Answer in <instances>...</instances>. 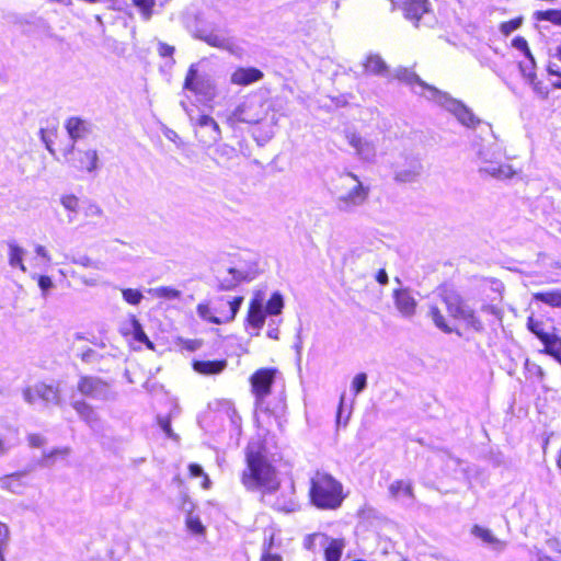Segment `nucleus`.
Returning <instances> with one entry per match:
<instances>
[{"mask_svg":"<svg viewBox=\"0 0 561 561\" xmlns=\"http://www.w3.org/2000/svg\"><path fill=\"white\" fill-rule=\"evenodd\" d=\"M241 481L247 490H261L264 494L273 493L279 486L272 465L262 454L251 449L247 451V468L242 472Z\"/></svg>","mask_w":561,"mask_h":561,"instance_id":"1","label":"nucleus"},{"mask_svg":"<svg viewBox=\"0 0 561 561\" xmlns=\"http://www.w3.org/2000/svg\"><path fill=\"white\" fill-rule=\"evenodd\" d=\"M478 172L482 178H492L497 181L512 179L517 171L502 159L505 157V150L494 138L492 141H483L476 151Z\"/></svg>","mask_w":561,"mask_h":561,"instance_id":"2","label":"nucleus"},{"mask_svg":"<svg viewBox=\"0 0 561 561\" xmlns=\"http://www.w3.org/2000/svg\"><path fill=\"white\" fill-rule=\"evenodd\" d=\"M335 193V208L343 214H353L366 203L369 188L355 174L345 173L339 176Z\"/></svg>","mask_w":561,"mask_h":561,"instance_id":"3","label":"nucleus"},{"mask_svg":"<svg viewBox=\"0 0 561 561\" xmlns=\"http://www.w3.org/2000/svg\"><path fill=\"white\" fill-rule=\"evenodd\" d=\"M311 502L322 510H335L343 502L342 484L332 476L317 472L311 478Z\"/></svg>","mask_w":561,"mask_h":561,"instance_id":"4","label":"nucleus"},{"mask_svg":"<svg viewBox=\"0 0 561 561\" xmlns=\"http://www.w3.org/2000/svg\"><path fill=\"white\" fill-rule=\"evenodd\" d=\"M442 299L446 306L448 313L455 318L466 322L468 327L477 332L483 330L481 320L476 316L474 310L454 290L445 289Z\"/></svg>","mask_w":561,"mask_h":561,"instance_id":"5","label":"nucleus"},{"mask_svg":"<svg viewBox=\"0 0 561 561\" xmlns=\"http://www.w3.org/2000/svg\"><path fill=\"white\" fill-rule=\"evenodd\" d=\"M77 389L83 397L94 401H110L116 398L112 383L98 376H80Z\"/></svg>","mask_w":561,"mask_h":561,"instance_id":"6","label":"nucleus"},{"mask_svg":"<svg viewBox=\"0 0 561 561\" xmlns=\"http://www.w3.org/2000/svg\"><path fill=\"white\" fill-rule=\"evenodd\" d=\"M426 99L434 101L435 103L445 107L448 112L453 113L462 125L467 127H474L479 123V119L468 107H466L461 102L450 98L447 93L439 91L438 89H430Z\"/></svg>","mask_w":561,"mask_h":561,"instance_id":"7","label":"nucleus"},{"mask_svg":"<svg viewBox=\"0 0 561 561\" xmlns=\"http://www.w3.org/2000/svg\"><path fill=\"white\" fill-rule=\"evenodd\" d=\"M184 89L192 91L204 101H211L216 96L214 80L207 75H198L196 65H191L185 77Z\"/></svg>","mask_w":561,"mask_h":561,"instance_id":"8","label":"nucleus"},{"mask_svg":"<svg viewBox=\"0 0 561 561\" xmlns=\"http://www.w3.org/2000/svg\"><path fill=\"white\" fill-rule=\"evenodd\" d=\"M261 107L256 100L247 99L226 116V122L230 126L239 123L256 124L262 118Z\"/></svg>","mask_w":561,"mask_h":561,"instance_id":"9","label":"nucleus"},{"mask_svg":"<svg viewBox=\"0 0 561 561\" xmlns=\"http://www.w3.org/2000/svg\"><path fill=\"white\" fill-rule=\"evenodd\" d=\"M195 126V136L198 141L206 147H210L221 139V130L217 122L209 115H199L195 121L191 117Z\"/></svg>","mask_w":561,"mask_h":561,"instance_id":"10","label":"nucleus"},{"mask_svg":"<svg viewBox=\"0 0 561 561\" xmlns=\"http://www.w3.org/2000/svg\"><path fill=\"white\" fill-rule=\"evenodd\" d=\"M194 36L211 47L229 51L232 55H240L242 51L241 47L232 38L217 30L201 27L195 31Z\"/></svg>","mask_w":561,"mask_h":561,"instance_id":"11","label":"nucleus"},{"mask_svg":"<svg viewBox=\"0 0 561 561\" xmlns=\"http://www.w3.org/2000/svg\"><path fill=\"white\" fill-rule=\"evenodd\" d=\"M242 297H219L213 301V310L216 313L211 318V323L222 324L232 321L238 313Z\"/></svg>","mask_w":561,"mask_h":561,"instance_id":"12","label":"nucleus"},{"mask_svg":"<svg viewBox=\"0 0 561 561\" xmlns=\"http://www.w3.org/2000/svg\"><path fill=\"white\" fill-rule=\"evenodd\" d=\"M274 377L275 370L270 368H261L251 376L252 392L255 396L257 407H260L264 398L271 393Z\"/></svg>","mask_w":561,"mask_h":561,"instance_id":"13","label":"nucleus"},{"mask_svg":"<svg viewBox=\"0 0 561 561\" xmlns=\"http://www.w3.org/2000/svg\"><path fill=\"white\" fill-rule=\"evenodd\" d=\"M347 142L354 148L356 156L364 161L373 162L376 158L377 147L376 144L357 133L346 134Z\"/></svg>","mask_w":561,"mask_h":561,"instance_id":"14","label":"nucleus"},{"mask_svg":"<svg viewBox=\"0 0 561 561\" xmlns=\"http://www.w3.org/2000/svg\"><path fill=\"white\" fill-rule=\"evenodd\" d=\"M393 9L403 11L405 19L419 22L421 18L428 12V0H390Z\"/></svg>","mask_w":561,"mask_h":561,"instance_id":"15","label":"nucleus"},{"mask_svg":"<svg viewBox=\"0 0 561 561\" xmlns=\"http://www.w3.org/2000/svg\"><path fill=\"white\" fill-rule=\"evenodd\" d=\"M65 127L72 140V145L66 150V153H71L75 150V142L87 138L92 131V125L79 117H70L67 119Z\"/></svg>","mask_w":561,"mask_h":561,"instance_id":"16","label":"nucleus"},{"mask_svg":"<svg viewBox=\"0 0 561 561\" xmlns=\"http://www.w3.org/2000/svg\"><path fill=\"white\" fill-rule=\"evenodd\" d=\"M393 77L400 81L405 82L413 87V91L426 98L430 89H436L435 87L425 83L415 72L408 68H398L393 72Z\"/></svg>","mask_w":561,"mask_h":561,"instance_id":"17","label":"nucleus"},{"mask_svg":"<svg viewBox=\"0 0 561 561\" xmlns=\"http://www.w3.org/2000/svg\"><path fill=\"white\" fill-rule=\"evenodd\" d=\"M71 407L92 430L100 427V416L90 403L84 400H76L71 403Z\"/></svg>","mask_w":561,"mask_h":561,"instance_id":"18","label":"nucleus"},{"mask_svg":"<svg viewBox=\"0 0 561 561\" xmlns=\"http://www.w3.org/2000/svg\"><path fill=\"white\" fill-rule=\"evenodd\" d=\"M263 72L260 69L249 67V68H237L231 77L230 81L233 84L238 85H249L253 82L260 81L263 78Z\"/></svg>","mask_w":561,"mask_h":561,"instance_id":"19","label":"nucleus"},{"mask_svg":"<svg viewBox=\"0 0 561 561\" xmlns=\"http://www.w3.org/2000/svg\"><path fill=\"white\" fill-rule=\"evenodd\" d=\"M423 165L422 163L414 159L412 160L408 167L398 168L394 172V180L401 183H411L419 179L422 174Z\"/></svg>","mask_w":561,"mask_h":561,"instance_id":"20","label":"nucleus"},{"mask_svg":"<svg viewBox=\"0 0 561 561\" xmlns=\"http://www.w3.org/2000/svg\"><path fill=\"white\" fill-rule=\"evenodd\" d=\"M394 301L397 309L404 316L411 317L415 312L416 301L408 289L394 291Z\"/></svg>","mask_w":561,"mask_h":561,"instance_id":"21","label":"nucleus"},{"mask_svg":"<svg viewBox=\"0 0 561 561\" xmlns=\"http://www.w3.org/2000/svg\"><path fill=\"white\" fill-rule=\"evenodd\" d=\"M363 66L367 73L382 77L389 76V68L386 61L377 54L368 55Z\"/></svg>","mask_w":561,"mask_h":561,"instance_id":"22","label":"nucleus"},{"mask_svg":"<svg viewBox=\"0 0 561 561\" xmlns=\"http://www.w3.org/2000/svg\"><path fill=\"white\" fill-rule=\"evenodd\" d=\"M35 393L46 403L61 405L62 401L58 387L46 383H37L35 385Z\"/></svg>","mask_w":561,"mask_h":561,"instance_id":"23","label":"nucleus"},{"mask_svg":"<svg viewBox=\"0 0 561 561\" xmlns=\"http://www.w3.org/2000/svg\"><path fill=\"white\" fill-rule=\"evenodd\" d=\"M471 534L481 539L484 543L491 546L494 550L502 551L506 546V543L497 539L490 529L479 525L472 527Z\"/></svg>","mask_w":561,"mask_h":561,"instance_id":"24","label":"nucleus"},{"mask_svg":"<svg viewBox=\"0 0 561 561\" xmlns=\"http://www.w3.org/2000/svg\"><path fill=\"white\" fill-rule=\"evenodd\" d=\"M227 367L226 360H195L193 368L202 375H217Z\"/></svg>","mask_w":561,"mask_h":561,"instance_id":"25","label":"nucleus"},{"mask_svg":"<svg viewBox=\"0 0 561 561\" xmlns=\"http://www.w3.org/2000/svg\"><path fill=\"white\" fill-rule=\"evenodd\" d=\"M9 249V265L11 267H18L23 273L26 272V266L23 263L25 250L20 247L15 241L11 240L7 242Z\"/></svg>","mask_w":561,"mask_h":561,"instance_id":"26","label":"nucleus"},{"mask_svg":"<svg viewBox=\"0 0 561 561\" xmlns=\"http://www.w3.org/2000/svg\"><path fill=\"white\" fill-rule=\"evenodd\" d=\"M264 320L265 311L263 309V304L261 300L255 298L251 301L248 313V321L252 327L260 329L264 324Z\"/></svg>","mask_w":561,"mask_h":561,"instance_id":"27","label":"nucleus"},{"mask_svg":"<svg viewBox=\"0 0 561 561\" xmlns=\"http://www.w3.org/2000/svg\"><path fill=\"white\" fill-rule=\"evenodd\" d=\"M322 548L324 549L325 561H340L345 543L343 539H331L329 537V542Z\"/></svg>","mask_w":561,"mask_h":561,"instance_id":"28","label":"nucleus"},{"mask_svg":"<svg viewBox=\"0 0 561 561\" xmlns=\"http://www.w3.org/2000/svg\"><path fill=\"white\" fill-rule=\"evenodd\" d=\"M274 539L275 534L273 530H270L268 534L265 533V539L262 545L261 561H283L280 554L272 552L274 547Z\"/></svg>","mask_w":561,"mask_h":561,"instance_id":"29","label":"nucleus"},{"mask_svg":"<svg viewBox=\"0 0 561 561\" xmlns=\"http://www.w3.org/2000/svg\"><path fill=\"white\" fill-rule=\"evenodd\" d=\"M533 297L536 301H540L552 308H561V289L535 293Z\"/></svg>","mask_w":561,"mask_h":561,"instance_id":"30","label":"nucleus"},{"mask_svg":"<svg viewBox=\"0 0 561 561\" xmlns=\"http://www.w3.org/2000/svg\"><path fill=\"white\" fill-rule=\"evenodd\" d=\"M0 486L14 494H21L23 483L21 481V473H12L0 478Z\"/></svg>","mask_w":561,"mask_h":561,"instance_id":"31","label":"nucleus"},{"mask_svg":"<svg viewBox=\"0 0 561 561\" xmlns=\"http://www.w3.org/2000/svg\"><path fill=\"white\" fill-rule=\"evenodd\" d=\"M389 493L392 497L398 499L401 495L410 499L414 497L412 483L404 480H396L389 485Z\"/></svg>","mask_w":561,"mask_h":561,"instance_id":"32","label":"nucleus"},{"mask_svg":"<svg viewBox=\"0 0 561 561\" xmlns=\"http://www.w3.org/2000/svg\"><path fill=\"white\" fill-rule=\"evenodd\" d=\"M60 204L67 211L70 213L68 220L69 222H72L80 209L79 198L73 194H64L60 197Z\"/></svg>","mask_w":561,"mask_h":561,"instance_id":"33","label":"nucleus"},{"mask_svg":"<svg viewBox=\"0 0 561 561\" xmlns=\"http://www.w3.org/2000/svg\"><path fill=\"white\" fill-rule=\"evenodd\" d=\"M542 344L546 347V353L552 355L556 358L560 357L561 354V337L556 334H547L542 336Z\"/></svg>","mask_w":561,"mask_h":561,"instance_id":"34","label":"nucleus"},{"mask_svg":"<svg viewBox=\"0 0 561 561\" xmlns=\"http://www.w3.org/2000/svg\"><path fill=\"white\" fill-rule=\"evenodd\" d=\"M329 542V537L321 533H314L308 535L304 540V547L309 551H316L317 548H321L327 546Z\"/></svg>","mask_w":561,"mask_h":561,"instance_id":"35","label":"nucleus"},{"mask_svg":"<svg viewBox=\"0 0 561 561\" xmlns=\"http://www.w3.org/2000/svg\"><path fill=\"white\" fill-rule=\"evenodd\" d=\"M70 454L69 447L55 448L50 451H44L39 462L42 467H51L57 457H67Z\"/></svg>","mask_w":561,"mask_h":561,"instance_id":"36","label":"nucleus"},{"mask_svg":"<svg viewBox=\"0 0 561 561\" xmlns=\"http://www.w3.org/2000/svg\"><path fill=\"white\" fill-rule=\"evenodd\" d=\"M533 19L536 21H548L554 25L561 26V9L535 11L533 14Z\"/></svg>","mask_w":561,"mask_h":561,"instance_id":"37","label":"nucleus"},{"mask_svg":"<svg viewBox=\"0 0 561 561\" xmlns=\"http://www.w3.org/2000/svg\"><path fill=\"white\" fill-rule=\"evenodd\" d=\"M98 152L95 150H87L82 152V157L80 158V165L79 168L81 170H85L88 172L94 171L98 165Z\"/></svg>","mask_w":561,"mask_h":561,"instance_id":"38","label":"nucleus"},{"mask_svg":"<svg viewBox=\"0 0 561 561\" xmlns=\"http://www.w3.org/2000/svg\"><path fill=\"white\" fill-rule=\"evenodd\" d=\"M284 308V299L283 296L279 293H274L272 297L268 299L265 312L272 316H277L282 313V310Z\"/></svg>","mask_w":561,"mask_h":561,"instance_id":"39","label":"nucleus"},{"mask_svg":"<svg viewBox=\"0 0 561 561\" xmlns=\"http://www.w3.org/2000/svg\"><path fill=\"white\" fill-rule=\"evenodd\" d=\"M430 317L432 318L435 325L445 333H451L453 329L446 323L444 316L436 306L430 307Z\"/></svg>","mask_w":561,"mask_h":561,"instance_id":"40","label":"nucleus"},{"mask_svg":"<svg viewBox=\"0 0 561 561\" xmlns=\"http://www.w3.org/2000/svg\"><path fill=\"white\" fill-rule=\"evenodd\" d=\"M149 293L157 298H165V299H178L181 296V291L172 288V287H157L149 289Z\"/></svg>","mask_w":561,"mask_h":561,"instance_id":"41","label":"nucleus"},{"mask_svg":"<svg viewBox=\"0 0 561 561\" xmlns=\"http://www.w3.org/2000/svg\"><path fill=\"white\" fill-rule=\"evenodd\" d=\"M296 505L297 504H296V501H295V497H294V486H290V489H289L288 499L282 500L280 497H278L276 500V502L274 503V506L278 511H284V512H293V511H295Z\"/></svg>","mask_w":561,"mask_h":561,"instance_id":"42","label":"nucleus"},{"mask_svg":"<svg viewBox=\"0 0 561 561\" xmlns=\"http://www.w3.org/2000/svg\"><path fill=\"white\" fill-rule=\"evenodd\" d=\"M512 46L515 49L524 53V55L527 57V59H530L531 68L536 65L535 58H534V56H533V54H531V51H530V49L528 47V43H527V41L524 37H522V36L515 37L512 41Z\"/></svg>","mask_w":561,"mask_h":561,"instance_id":"43","label":"nucleus"},{"mask_svg":"<svg viewBox=\"0 0 561 561\" xmlns=\"http://www.w3.org/2000/svg\"><path fill=\"white\" fill-rule=\"evenodd\" d=\"M124 300L133 306H137L141 302L144 296L140 290L133 288L122 289Z\"/></svg>","mask_w":561,"mask_h":561,"instance_id":"44","label":"nucleus"},{"mask_svg":"<svg viewBox=\"0 0 561 561\" xmlns=\"http://www.w3.org/2000/svg\"><path fill=\"white\" fill-rule=\"evenodd\" d=\"M66 260H69L73 264L81 265L83 267H91V268H100V263L98 261L92 260L88 255H80V256H72L69 257L68 255H65Z\"/></svg>","mask_w":561,"mask_h":561,"instance_id":"45","label":"nucleus"},{"mask_svg":"<svg viewBox=\"0 0 561 561\" xmlns=\"http://www.w3.org/2000/svg\"><path fill=\"white\" fill-rule=\"evenodd\" d=\"M134 5L139 9L145 20H149L152 14L154 0H131Z\"/></svg>","mask_w":561,"mask_h":561,"instance_id":"46","label":"nucleus"},{"mask_svg":"<svg viewBox=\"0 0 561 561\" xmlns=\"http://www.w3.org/2000/svg\"><path fill=\"white\" fill-rule=\"evenodd\" d=\"M186 526L188 530L195 535H201L205 530V527L203 526L199 517L193 515L192 513H190L186 517Z\"/></svg>","mask_w":561,"mask_h":561,"instance_id":"47","label":"nucleus"},{"mask_svg":"<svg viewBox=\"0 0 561 561\" xmlns=\"http://www.w3.org/2000/svg\"><path fill=\"white\" fill-rule=\"evenodd\" d=\"M528 83L533 87L534 92L539 95L541 99L548 98V89L542 84V82L537 80L536 73L530 72L529 73V81Z\"/></svg>","mask_w":561,"mask_h":561,"instance_id":"48","label":"nucleus"},{"mask_svg":"<svg viewBox=\"0 0 561 561\" xmlns=\"http://www.w3.org/2000/svg\"><path fill=\"white\" fill-rule=\"evenodd\" d=\"M83 214L87 218H98L101 219L104 217L103 209L94 202H89L83 207Z\"/></svg>","mask_w":561,"mask_h":561,"instance_id":"49","label":"nucleus"},{"mask_svg":"<svg viewBox=\"0 0 561 561\" xmlns=\"http://www.w3.org/2000/svg\"><path fill=\"white\" fill-rule=\"evenodd\" d=\"M522 24H523V18L522 16L513 19V20L507 21V22H503L500 25V32L503 35L507 36L512 32L518 30L522 26Z\"/></svg>","mask_w":561,"mask_h":561,"instance_id":"50","label":"nucleus"},{"mask_svg":"<svg viewBox=\"0 0 561 561\" xmlns=\"http://www.w3.org/2000/svg\"><path fill=\"white\" fill-rule=\"evenodd\" d=\"M367 387V375L365 373L357 374L352 380V391L355 396L360 393Z\"/></svg>","mask_w":561,"mask_h":561,"instance_id":"51","label":"nucleus"},{"mask_svg":"<svg viewBox=\"0 0 561 561\" xmlns=\"http://www.w3.org/2000/svg\"><path fill=\"white\" fill-rule=\"evenodd\" d=\"M527 328L531 333H534L540 341L542 340V336H546L548 333H546L542 329V322L537 321L534 319V317H529L527 320Z\"/></svg>","mask_w":561,"mask_h":561,"instance_id":"52","label":"nucleus"},{"mask_svg":"<svg viewBox=\"0 0 561 561\" xmlns=\"http://www.w3.org/2000/svg\"><path fill=\"white\" fill-rule=\"evenodd\" d=\"M39 134H41V139L42 141L45 144V147L46 149L49 151V153L51 156H56V151L53 147V144H54V131H47L46 129L42 128L39 130Z\"/></svg>","mask_w":561,"mask_h":561,"instance_id":"53","label":"nucleus"},{"mask_svg":"<svg viewBox=\"0 0 561 561\" xmlns=\"http://www.w3.org/2000/svg\"><path fill=\"white\" fill-rule=\"evenodd\" d=\"M158 424H159L160 428L163 431V433L169 438L178 439V435L173 432V430L171 427V421H170L169 416H167V417L158 416Z\"/></svg>","mask_w":561,"mask_h":561,"instance_id":"54","label":"nucleus"},{"mask_svg":"<svg viewBox=\"0 0 561 561\" xmlns=\"http://www.w3.org/2000/svg\"><path fill=\"white\" fill-rule=\"evenodd\" d=\"M228 274L231 275V279L224 278L220 280V288L221 289H229L232 286L236 285L240 277V273L236 271L234 268H229Z\"/></svg>","mask_w":561,"mask_h":561,"instance_id":"55","label":"nucleus"},{"mask_svg":"<svg viewBox=\"0 0 561 561\" xmlns=\"http://www.w3.org/2000/svg\"><path fill=\"white\" fill-rule=\"evenodd\" d=\"M133 324H134V332H135L136 340L139 342H142V343H146L150 348H152V343L149 341V339L145 334L140 323L134 319Z\"/></svg>","mask_w":561,"mask_h":561,"instance_id":"56","label":"nucleus"},{"mask_svg":"<svg viewBox=\"0 0 561 561\" xmlns=\"http://www.w3.org/2000/svg\"><path fill=\"white\" fill-rule=\"evenodd\" d=\"M197 314L202 319L207 320L209 322H211V318H214V316H216V313L213 310V306L210 307L209 305H206V304H199L197 306Z\"/></svg>","mask_w":561,"mask_h":561,"instance_id":"57","label":"nucleus"},{"mask_svg":"<svg viewBox=\"0 0 561 561\" xmlns=\"http://www.w3.org/2000/svg\"><path fill=\"white\" fill-rule=\"evenodd\" d=\"M37 280H38V286L42 290V296L44 298H46L48 290L54 287V283L49 276H45V275L38 276Z\"/></svg>","mask_w":561,"mask_h":561,"instance_id":"58","label":"nucleus"},{"mask_svg":"<svg viewBox=\"0 0 561 561\" xmlns=\"http://www.w3.org/2000/svg\"><path fill=\"white\" fill-rule=\"evenodd\" d=\"M190 472L193 477H204V483H203V486L204 488H208V484H209V479L208 477L204 473V470L203 468L199 466V465H196V463H191L190 467Z\"/></svg>","mask_w":561,"mask_h":561,"instance_id":"59","label":"nucleus"},{"mask_svg":"<svg viewBox=\"0 0 561 561\" xmlns=\"http://www.w3.org/2000/svg\"><path fill=\"white\" fill-rule=\"evenodd\" d=\"M27 442L31 447L38 448L45 445L46 438L39 434H30L27 436Z\"/></svg>","mask_w":561,"mask_h":561,"instance_id":"60","label":"nucleus"},{"mask_svg":"<svg viewBox=\"0 0 561 561\" xmlns=\"http://www.w3.org/2000/svg\"><path fill=\"white\" fill-rule=\"evenodd\" d=\"M10 540V529L8 525L0 522V546H8Z\"/></svg>","mask_w":561,"mask_h":561,"instance_id":"61","label":"nucleus"},{"mask_svg":"<svg viewBox=\"0 0 561 561\" xmlns=\"http://www.w3.org/2000/svg\"><path fill=\"white\" fill-rule=\"evenodd\" d=\"M217 152L221 156V157H225L227 159H231L232 156L234 154L236 150L233 147L229 146V145H221L217 148Z\"/></svg>","mask_w":561,"mask_h":561,"instance_id":"62","label":"nucleus"},{"mask_svg":"<svg viewBox=\"0 0 561 561\" xmlns=\"http://www.w3.org/2000/svg\"><path fill=\"white\" fill-rule=\"evenodd\" d=\"M38 398L35 393V386L33 388H26L23 391V399L30 403L33 404L35 402V399Z\"/></svg>","mask_w":561,"mask_h":561,"instance_id":"63","label":"nucleus"},{"mask_svg":"<svg viewBox=\"0 0 561 561\" xmlns=\"http://www.w3.org/2000/svg\"><path fill=\"white\" fill-rule=\"evenodd\" d=\"M14 445L0 435V457L7 455Z\"/></svg>","mask_w":561,"mask_h":561,"instance_id":"64","label":"nucleus"}]
</instances>
